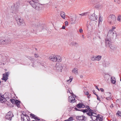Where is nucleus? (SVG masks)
Returning <instances> with one entry per match:
<instances>
[{"mask_svg":"<svg viewBox=\"0 0 121 121\" xmlns=\"http://www.w3.org/2000/svg\"><path fill=\"white\" fill-rule=\"evenodd\" d=\"M101 57L102 56L101 55L93 56L91 57V59L93 61L99 60L101 59Z\"/></svg>","mask_w":121,"mask_h":121,"instance_id":"nucleus-12","label":"nucleus"},{"mask_svg":"<svg viewBox=\"0 0 121 121\" xmlns=\"http://www.w3.org/2000/svg\"><path fill=\"white\" fill-rule=\"evenodd\" d=\"M68 22L67 21H66L65 22V26H67L68 25Z\"/></svg>","mask_w":121,"mask_h":121,"instance_id":"nucleus-48","label":"nucleus"},{"mask_svg":"<svg viewBox=\"0 0 121 121\" xmlns=\"http://www.w3.org/2000/svg\"><path fill=\"white\" fill-rule=\"evenodd\" d=\"M112 39L110 38H108L107 37L105 39V43L106 47H108L109 46V45L111 43Z\"/></svg>","mask_w":121,"mask_h":121,"instance_id":"nucleus-8","label":"nucleus"},{"mask_svg":"<svg viewBox=\"0 0 121 121\" xmlns=\"http://www.w3.org/2000/svg\"><path fill=\"white\" fill-rule=\"evenodd\" d=\"M93 111H91V110H89L88 112L86 113V114L87 115H88L89 116H91V118L92 120H94L93 117H94V116H95L93 114H95L93 112Z\"/></svg>","mask_w":121,"mask_h":121,"instance_id":"nucleus-13","label":"nucleus"},{"mask_svg":"<svg viewBox=\"0 0 121 121\" xmlns=\"http://www.w3.org/2000/svg\"><path fill=\"white\" fill-rule=\"evenodd\" d=\"M90 95H91L89 94L88 95L87 97L88 98H89L90 97Z\"/></svg>","mask_w":121,"mask_h":121,"instance_id":"nucleus-59","label":"nucleus"},{"mask_svg":"<svg viewBox=\"0 0 121 121\" xmlns=\"http://www.w3.org/2000/svg\"><path fill=\"white\" fill-rule=\"evenodd\" d=\"M13 115L12 113L10 111H9L7 113V115L5 116V117L6 119L8 120H11Z\"/></svg>","mask_w":121,"mask_h":121,"instance_id":"nucleus-7","label":"nucleus"},{"mask_svg":"<svg viewBox=\"0 0 121 121\" xmlns=\"http://www.w3.org/2000/svg\"><path fill=\"white\" fill-rule=\"evenodd\" d=\"M117 114L119 116L121 117V112H120L119 111H118Z\"/></svg>","mask_w":121,"mask_h":121,"instance_id":"nucleus-38","label":"nucleus"},{"mask_svg":"<svg viewBox=\"0 0 121 121\" xmlns=\"http://www.w3.org/2000/svg\"><path fill=\"white\" fill-rule=\"evenodd\" d=\"M27 58L30 60H31L32 61H33V60H34V59L32 58L31 57H30V56H28L27 57Z\"/></svg>","mask_w":121,"mask_h":121,"instance_id":"nucleus-43","label":"nucleus"},{"mask_svg":"<svg viewBox=\"0 0 121 121\" xmlns=\"http://www.w3.org/2000/svg\"><path fill=\"white\" fill-rule=\"evenodd\" d=\"M49 60L53 62H55L57 60L56 57L53 56H50L49 57Z\"/></svg>","mask_w":121,"mask_h":121,"instance_id":"nucleus-16","label":"nucleus"},{"mask_svg":"<svg viewBox=\"0 0 121 121\" xmlns=\"http://www.w3.org/2000/svg\"><path fill=\"white\" fill-rule=\"evenodd\" d=\"M79 32L80 33H82L83 32V30L82 28L80 29H79Z\"/></svg>","mask_w":121,"mask_h":121,"instance_id":"nucleus-45","label":"nucleus"},{"mask_svg":"<svg viewBox=\"0 0 121 121\" xmlns=\"http://www.w3.org/2000/svg\"><path fill=\"white\" fill-rule=\"evenodd\" d=\"M73 117H69L68 119V121H73Z\"/></svg>","mask_w":121,"mask_h":121,"instance_id":"nucleus-34","label":"nucleus"},{"mask_svg":"<svg viewBox=\"0 0 121 121\" xmlns=\"http://www.w3.org/2000/svg\"><path fill=\"white\" fill-rule=\"evenodd\" d=\"M65 26H62V29H65Z\"/></svg>","mask_w":121,"mask_h":121,"instance_id":"nucleus-56","label":"nucleus"},{"mask_svg":"<svg viewBox=\"0 0 121 121\" xmlns=\"http://www.w3.org/2000/svg\"><path fill=\"white\" fill-rule=\"evenodd\" d=\"M73 99H72L70 101H69V102L71 103H73L74 102H76V100L73 97Z\"/></svg>","mask_w":121,"mask_h":121,"instance_id":"nucleus-28","label":"nucleus"},{"mask_svg":"<svg viewBox=\"0 0 121 121\" xmlns=\"http://www.w3.org/2000/svg\"><path fill=\"white\" fill-rule=\"evenodd\" d=\"M82 112L84 113L87 112H88V110L86 109H82Z\"/></svg>","mask_w":121,"mask_h":121,"instance_id":"nucleus-31","label":"nucleus"},{"mask_svg":"<svg viewBox=\"0 0 121 121\" xmlns=\"http://www.w3.org/2000/svg\"><path fill=\"white\" fill-rule=\"evenodd\" d=\"M93 92L94 94L95 95V94L96 93V92L95 90H93Z\"/></svg>","mask_w":121,"mask_h":121,"instance_id":"nucleus-55","label":"nucleus"},{"mask_svg":"<svg viewBox=\"0 0 121 121\" xmlns=\"http://www.w3.org/2000/svg\"><path fill=\"white\" fill-rule=\"evenodd\" d=\"M111 82L113 84L115 83L116 82L115 78L113 76L111 77Z\"/></svg>","mask_w":121,"mask_h":121,"instance_id":"nucleus-23","label":"nucleus"},{"mask_svg":"<svg viewBox=\"0 0 121 121\" xmlns=\"http://www.w3.org/2000/svg\"><path fill=\"white\" fill-rule=\"evenodd\" d=\"M19 7V6L18 5H16V4H14V6L11 7V9L13 10V11H12V13H16L18 12V9Z\"/></svg>","mask_w":121,"mask_h":121,"instance_id":"nucleus-6","label":"nucleus"},{"mask_svg":"<svg viewBox=\"0 0 121 121\" xmlns=\"http://www.w3.org/2000/svg\"><path fill=\"white\" fill-rule=\"evenodd\" d=\"M25 118V117L23 115H21V118L22 121H23L24 119Z\"/></svg>","mask_w":121,"mask_h":121,"instance_id":"nucleus-39","label":"nucleus"},{"mask_svg":"<svg viewBox=\"0 0 121 121\" xmlns=\"http://www.w3.org/2000/svg\"><path fill=\"white\" fill-rule=\"evenodd\" d=\"M112 97L111 96H110L107 97L106 98V99L107 100H110L111 99H112Z\"/></svg>","mask_w":121,"mask_h":121,"instance_id":"nucleus-32","label":"nucleus"},{"mask_svg":"<svg viewBox=\"0 0 121 121\" xmlns=\"http://www.w3.org/2000/svg\"><path fill=\"white\" fill-rule=\"evenodd\" d=\"M60 14L61 17L63 19H65V14L64 12L63 11H61L60 13Z\"/></svg>","mask_w":121,"mask_h":121,"instance_id":"nucleus-21","label":"nucleus"},{"mask_svg":"<svg viewBox=\"0 0 121 121\" xmlns=\"http://www.w3.org/2000/svg\"><path fill=\"white\" fill-rule=\"evenodd\" d=\"M74 109L77 111L78 110V109L76 107H75L74 108Z\"/></svg>","mask_w":121,"mask_h":121,"instance_id":"nucleus-60","label":"nucleus"},{"mask_svg":"<svg viewBox=\"0 0 121 121\" xmlns=\"http://www.w3.org/2000/svg\"><path fill=\"white\" fill-rule=\"evenodd\" d=\"M101 32L99 30H97V35L98 36V37L99 39H100V33Z\"/></svg>","mask_w":121,"mask_h":121,"instance_id":"nucleus-27","label":"nucleus"},{"mask_svg":"<svg viewBox=\"0 0 121 121\" xmlns=\"http://www.w3.org/2000/svg\"><path fill=\"white\" fill-rule=\"evenodd\" d=\"M57 60L58 62H60L61 60V58L60 56H58L56 57Z\"/></svg>","mask_w":121,"mask_h":121,"instance_id":"nucleus-25","label":"nucleus"},{"mask_svg":"<svg viewBox=\"0 0 121 121\" xmlns=\"http://www.w3.org/2000/svg\"><path fill=\"white\" fill-rule=\"evenodd\" d=\"M33 118L36 120H37L38 121H39L40 120V119H39L37 117H36L35 116L34 117H33Z\"/></svg>","mask_w":121,"mask_h":121,"instance_id":"nucleus-33","label":"nucleus"},{"mask_svg":"<svg viewBox=\"0 0 121 121\" xmlns=\"http://www.w3.org/2000/svg\"><path fill=\"white\" fill-rule=\"evenodd\" d=\"M72 79H73V78H70V79H69V80H67V81H68L69 80L70 81V82H71L72 81Z\"/></svg>","mask_w":121,"mask_h":121,"instance_id":"nucleus-49","label":"nucleus"},{"mask_svg":"<svg viewBox=\"0 0 121 121\" xmlns=\"http://www.w3.org/2000/svg\"><path fill=\"white\" fill-rule=\"evenodd\" d=\"M63 69L61 64L59 63H57L56 64L54 69L56 71L58 72H61Z\"/></svg>","mask_w":121,"mask_h":121,"instance_id":"nucleus-3","label":"nucleus"},{"mask_svg":"<svg viewBox=\"0 0 121 121\" xmlns=\"http://www.w3.org/2000/svg\"><path fill=\"white\" fill-rule=\"evenodd\" d=\"M72 72L76 74H78V69L77 68L75 67L72 71Z\"/></svg>","mask_w":121,"mask_h":121,"instance_id":"nucleus-18","label":"nucleus"},{"mask_svg":"<svg viewBox=\"0 0 121 121\" xmlns=\"http://www.w3.org/2000/svg\"><path fill=\"white\" fill-rule=\"evenodd\" d=\"M76 106L78 108H84L85 107V106L82 103H79L77 104Z\"/></svg>","mask_w":121,"mask_h":121,"instance_id":"nucleus-17","label":"nucleus"},{"mask_svg":"<svg viewBox=\"0 0 121 121\" xmlns=\"http://www.w3.org/2000/svg\"><path fill=\"white\" fill-rule=\"evenodd\" d=\"M30 117H32V118H33V117H34L35 115L31 113L30 114Z\"/></svg>","mask_w":121,"mask_h":121,"instance_id":"nucleus-41","label":"nucleus"},{"mask_svg":"<svg viewBox=\"0 0 121 121\" xmlns=\"http://www.w3.org/2000/svg\"><path fill=\"white\" fill-rule=\"evenodd\" d=\"M82 109H78L77 111H80L82 112Z\"/></svg>","mask_w":121,"mask_h":121,"instance_id":"nucleus-61","label":"nucleus"},{"mask_svg":"<svg viewBox=\"0 0 121 121\" xmlns=\"http://www.w3.org/2000/svg\"><path fill=\"white\" fill-rule=\"evenodd\" d=\"M96 88L97 90H98L99 91V89L98 88V87L97 86H96L95 87Z\"/></svg>","mask_w":121,"mask_h":121,"instance_id":"nucleus-53","label":"nucleus"},{"mask_svg":"<svg viewBox=\"0 0 121 121\" xmlns=\"http://www.w3.org/2000/svg\"><path fill=\"white\" fill-rule=\"evenodd\" d=\"M97 96V97L98 96V95L96 94V93L95 94Z\"/></svg>","mask_w":121,"mask_h":121,"instance_id":"nucleus-64","label":"nucleus"},{"mask_svg":"<svg viewBox=\"0 0 121 121\" xmlns=\"http://www.w3.org/2000/svg\"><path fill=\"white\" fill-rule=\"evenodd\" d=\"M87 13V12H86L84 13H82L81 14H79V15H80L82 16H85V15Z\"/></svg>","mask_w":121,"mask_h":121,"instance_id":"nucleus-37","label":"nucleus"},{"mask_svg":"<svg viewBox=\"0 0 121 121\" xmlns=\"http://www.w3.org/2000/svg\"><path fill=\"white\" fill-rule=\"evenodd\" d=\"M1 41V45H6L9 44L10 43L11 40L8 38H4L0 40Z\"/></svg>","mask_w":121,"mask_h":121,"instance_id":"nucleus-2","label":"nucleus"},{"mask_svg":"<svg viewBox=\"0 0 121 121\" xmlns=\"http://www.w3.org/2000/svg\"><path fill=\"white\" fill-rule=\"evenodd\" d=\"M86 108H87V109L88 110V111H89V110H91V111H93V110H91L90 109V108L88 106H86Z\"/></svg>","mask_w":121,"mask_h":121,"instance_id":"nucleus-40","label":"nucleus"},{"mask_svg":"<svg viewBox=\"0 0 121 121\" xmlns=\"http://www.w3.org/2000/svg\"><path fill=\"white\" fill-rule=\"evenodd\" d=\"M80 77L81 78H83V76L82 75H81L80 76Z\"/></svg>","mask_w":121,"mask_h":121,"instance_id":"nucleus-62","label":"nucleus"},{"mask_svg":"<svg viewBox=\"0 0 121 121\" xmlns=\"http://www.w3.org/2000/svg\"><path fill=\"white\" fill-rule=\"evenodd\" d=\"M102 18L100 17H99V24L100 22H101L102 21Z\"/></svg>","mask_w":121,"mask_h":121,"instance_id":"nucleus-29","label":"nucleus"},{"mask_svg":"<svg viewBox=\"0 0 121 121\" xmlns=\"http://www.w3.org/2000/svg\"><path fill=\"white\" fill-rule=\"evenodd\" d=\"M76 118L79 121H85L86 119V117L83 116H77Z\"/></svg>","mask_w":121,"mask_h":121,"instance_id":"nucleus-11","label":"nucleus"},{"mask_svg":"<svg viewBox=\"0 0 121 121\" xmlns=\"http://www.w3.org/2000/svg\"><path fill=\"white\" fill-rule=\"evenodd\" d=\"M16 20L18 25L23 26H24L25 25V23L23 21L22 18H16Z\"/></svg>","mask_w":121,"mask_h":121,"instance_id":"nucleus-5","label":"nucleus"},{"mask_svg":"<svg viewBox=\"0 0 121 121\" xmlns=\"http://www.w3.org/2000/svg\"><path fill=\"white\" fill-rule=\"evenodd\" d=\"M109 64V61L105 60L103 63V66L104 67L108 66Z\"/></svg>","mask_w":121,"mask_h":121,"instance_id":"nucleus-19","label":"nucleus"},{"mask_svg":"<svg viewBox=\"0 0 121 121\" xmlns=\"http://www.w3.org/2000/svg\"><path fill=\"white\" fill-rule=\"evenodd\" d=\"M117 20L120 22H121V15H119L117 18Z\"/></svg>","mask_w":121,"mask_h":121,"instance_id":"nucleus-26","label":"nucleus"},{"mask_svg":"<svg viewBox=\"0 0 121 121\" xmlns=\"http://www.w3.org/2000/svg\"><path fill=\"white\" fill-rule=\"evenodd\" d=\"M26 121H30V119L29 117V116L26 117Z\"/></svg>","mask_w":121,"mask_h":121,"instance_id":"nucleus-44","label":"nucleus"},{"mask_svg":"<svg viewBox=\"0 0 121 121\" xmlns=\"http://www.w3.org/2000/svg\"><path fill=\"white\" fill-rule=\"evenodd\" d=\"M23 115L24 116V117H27L28 116L26 114H23Z\"/></svg>","mask_w":121,"mask_h":121,"instance_id":"nucleus-51","label":"nucleus"},{"mask_svg":"<svg viewBox=\"0 0 121 121\" xmlns=\"http://www.w3.org/2000/svg\"><path fill=\"white\" fill-rule=\"evenodd\" d=\"M32 63H33V65H32V66L33 67H34V65H35V64L34 65V63H33V62H32Z\"/></svg>","mask_w":121,"mask_h":121,"instance_id":"nucleus-63","label":"nucleus"},{"mask_svg":"<svg viewBox=\"0 0 121 121\" xmlns=\"http://www.w3.org/2000/svg\"><path fill=\"white\" fill-rule=\"evenodd\" d=\"M35 57H37L39 56L37 54H35Z\"/></svg>","mask_w":121,"mask_h":121,"instance_id":"nucleus-50","label":"nucleus"},{"mask_svg":"<svg viewBox=\"0 0 121 121\" xmlns=\"http://www.w3.org/2000/svg\"><path fill=\"white\" fill-rule=\"evenodd\" d=\"M90 19L92 21H95L97 19L98 17L97 16H95L94 13L90 15L89 17Z\"/></svg>","mask_w":121,"mask_h":121,"instance_id":"nucleus-15","label":"nucleus"},{"mask_svg":"<svg viewBox=\"0 0 121 121\" xmlns=\"http://www.w3.org/2000/svg\"><path fill=\"white\" fill-rule=\"evenodd\" d=\"M116 19V17L114 15L111 14L108 17V21L110 24H114L115 22Z\"/></svg>","mask_w":121,"mask_h":121,"instance_id":"nucleus-1","label":"nucleus"},{"mask_svg":"<svg viewBox=\"0 0 121 121\" xmlns=\"http://www.w3.org/2000/svg\"><path fill=\"white\" fill-rule=\"evenodd\" d=\"M69 101H70L71 99H70L71 98H72V96H70L69 97Z\"/></svg>","mask_w":121,"mask_h":121,"instance_id":"nucleus-47","label":"nucleus"},{"mask_svg":"<svg viewBox=\"0 0 121 121\" xmlns=\"http://www.w3.org/2000/svg\"><path fill=\"white\" fill-rule=\"evenodd\" d=\"M71 45L72 46H74L77 47L78 45V43L74 42H72L71 43Z\"/></svg>","mask_w":121,"mask_h":121,"instance_id":"nucleus-24","label":"nucleus"},{"mask_svg":"<svg viewBox=\"0 0 121 121\" xmlns=\"http://www.w3.org/2000/svg\"><path fill=\"white\" fill-rule=\"evenodd\" d=\"M116 33L115 32H112L111 31H109L108 33L107 37L110 38L112 39L114 38H116Z\"/></svg>","mask_w":121,"mask_h":121,"instance_id":"nucleus-4","label":"nucleus"},{"mask_svg":"<svg viewBox=\"0 0 121 121\" xmlns=\"http://www.w3.org/2000/svg\"><path fill=\"white\" fill-rule=\"evenodd\" d=\"M4 94L1 95H0V101L1 103H4L6 102V98L4 97Z\"/></svg>","mask_w":121,"mask_h":121,"instance_id":"nucleus-14","label":"nucleus"},{"mask_svg":"<svg viewBox=\"0 0 121 121\" xmlns=\"http://www.w3.org/2000/svg\"><path fill=\"white\" fill-rule=\"evenodd\" d=\"M108 47H109L110 49L112 50L115 49L117 48L116 46H114L111 43L109 45V46H108Z\"/></svg>","mask_w":121,"mask_h":121,"instance_id":"nucleus-20","label":"nucleus"},{"mask_svg":"<svg viewBox=\"0 0 121 121\" xmlns=\"http://www.w3.org/2000/svg\"><path fill=\"white\" fill-rule=\"evenodd\" d=\"M114 1H116V3L118 4H120L121 3V0H117V1L115 0Z\"/></svg>","mask_w":121,"mask_h":121,"instance_id":"nucleus-36","label":"nucleus"},{"mask_svg":"<svg viewBox=\"0 0 121 121\" xmlns=\"http://www.w3.org/2000/svg\"><path fill=\"white\" fill-rule=\"evenodd\" d=\"M20 102V101L19 100H15L14 104H16L17 105V107L18 108H19L20 107L19 104Z\"/></svg>","mask_w":121,"mask_h":121,"instance_id":"nucleus-22","label":"nucleus"},{"mask_svg":"<svg viewBox=\"0 0 121 121\" xmlns=\"http://www.w3.org/2000/svg\"><path fill=\"white\" fill-rule=\"evenodd\" d=\"M115 28H116L115 27L113 26L112 27V28L109 31H111L112 32H114L115 31L113 30L115 29Z\"/></svg>","mask_w":121,"mask_h":121,"instance_id":"nucleus-30","label":"nucleus"},{"mask_svg":"<svg viewBox=\"0 0 121 121\" xmlns=\"http://www.w3.org/2000/svg\"><path fill=\"white\" fill-rule=\"evenodd\" d=\"M10 101H11V102L12 103H15V100L14 99H11L10 100Z\"/></svg>","mask_w":121,"mask_h":121,"instance_id":"nucleus-35","label":"nucleus"},{"mask_svg":"<svg viewBox=\"0 0 121 121\" xmlns=\"http://www.w3.org/2000/svg\"><path fill=\"white\" fill-rule=\"evenodd\" d=\"M71 92H72V94L71 95H72V96H72V98L73 97H73H74H74H76V95H75L72 92V91H71Z\"/></svg>","mask_w":121,"mask_h":121,"instance_id":"nucleus-42","label":"nucleus"},{"mask_svg":"<svg viewBox=\"0 0 121 121\" xmlns=\"http://www.w3.org/2000/svg\"><path fill=\"white\" fill-rule=\"evenodd\" d=\"M94 118H95V119L94 120H91L90 121H98V120L99 121H102L103 120V117L102 116H99V115L98 114L97 116H94Z\"/></svg>","mask_w":121,"mask_h":121,"instance_id":"nucleus-10","label":"nucleus"},{"mask_svg":"<svg viewBox=\"0 0 121 121\" xmlns=\"http://www.w3.org/2000/svg\"><path fill=\"white\" fill-rule=\"evenodd\" d=\"M9 72H5L3 74V78L2 79L6 81L8 79V77L9 76Z\"/></svg>","mask_w":121,"mask_h":121,"instance_id":"nucleus-9","label":"nucleus"},{"mask_svg":"<svg viewBox=\"0 0 121 121\" xmlns=\"http://www.w3.org/2000/svg\"><path fill=\"white\" fill-rule=\"evenodd\" d=\"M100 89L101 91L103 92L104 91V89L103 88H100Z\"/></svg>","mask_w":121,"mask_h":121,"instance_id":"nucleus-52","label":"nucleus"},{"mask_svg":"<svg viewBox=\"0 0 121 121\" xmlns=\"http://www.w3.org/2000/svg\"><path fill=\"white\" fill-rule=\"evenodd\" d=\"M97 100H98L99 101H100V97H99V96L97 97Z\"/></svg>","mask_w":121,"mask_h":121,"instance_id":"nucleus-54","label":"nucleus"},{"mask_svg":"<svg viewBox=\"0 0 121 121\" xmlns=\"http://www.w3.org/2000/svg\"><path fill=\"white\" fill-rule=\"evenodd\" d=\"M71 91H70L69 90V93H70L71 94V95L72 94V93Z\"/></svg>","mask_w":121,"mask_h":121,"instance_id":"nucleus-58","label":"nucleus"},{"mask_svg":"<svg viewBox=\"0 0 121 121\" xmlns=\"http://www.w3.org/2000/svg\"><path fill=\"white\" fill-rule=\"evenodd\" d=\"M40 63V64L42 66H44V67H45L44 65L43 64V63Z\"/></svg>","mask_w":121,"mask_h":121,"instance_id":"nucleus-57","label":"nucleus"},{"mask_svg":"<svg viewBox=\"0 0 121 121\" xmlns=\"http://www.w3.org/2000/svg\"><path fill=\"white\" fill-rule=\"evenodd\" d=\"M84 94L87 95H89V93L88 92H84Z\"/></svg>","mask_w":121,"mask_h":121,"instance_id":"nucleus-46","label":"nucleus"}]
</instances>
